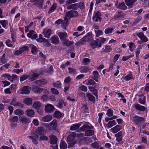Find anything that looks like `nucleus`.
Masks as SVG:
<instances>
[{"instance_id":"obj_1","label":"nucleus","mask_w":149,"mask_h":149,"mask_svg":"<svg viewBox=\"0 0 149 149\" xmlns=\"http://www.w3.org/2000/svg\"><path fill=\"white\" fill-rule=\"evenodd\" d=\"M92 38H90L89 42L90 45L93 49H94L96 47H100L101 45L104 43L106 39L104 38H101L100 39H97L96 40H93Z\"/></svg>"},{"instance_id":"obj_2","label":"nucleus","mask_w":149,"mask_h":149,"mask_svg":"<svg viewBox=\"0 0 149 149\" xmlns=\"http://www.w3.org/2000/svg\"><path fill=\"white\" fill-rule=\"evenodd\" d=\"M32 91L35 93L41 94L43 92L44 94H47V91L46 89L41 88L35 86H33L32 87Z\"/></svg>"},{"instance_id":"obj_3","label":"nucleus","mask_w":149,"mask_h":149,"mask_svg":"<svg viewBox=\"0 0 149 149\" xmlns=\"http://www.w3.org/2000/svg\"><path fill=\"white\" fill-rule=\"evenodd\" d=\"M102 14L101 12L98 11L95 12L94 13V15L92 17L93 20L95 22L99 21L100 22L102 19L101 16Z\"/></svg>"},{"instance_id":"obj_4","label":"nucleus","mask_w":149,"mask_h":149,"mask_svg":"<svg viewBox=\"0 0 149 149\" xmlns=\"http://www.w3.org/2000/svg\"><path fill=\"white\" fill-rule=\"evenodd\" d=\"M28 47L26 46H24L20 48L19 50L16 51L14 52V54L15 55H18L23 52H25L28 51Z\"/></svg>"},{"instance_id":"obj_5","label":"nucleus","mask_w":149,"mask_h":149,"mask_svg":"<svg viewBox=\"0 0 149 149\" xmlns=\"http://www.w3.org/2000/svg\"><path fill=\"white\" fill-rule=\"evenodd\" d=\"M31 135V136H29V138L32 140V141L33 143L36 144H37L38 142L36 139H38L39 136L36 134L35 132H32Z\"/></svg>"},{"instance_id":"obj_6","label":"nucleus","mask_w":149,"mask_h":149,"mask_svg":"<svg viewBox=\"0 0 149 149\" xmlns=\"http://www.w3.org/2000/svg\"><path fill=\"white\" fill-rule=\"evenodd\" d=\"M54 107L50 104H47L45 106V111L46 113H51L54 111Z\"/></svg>"},{"instance_id":"obj_7","label":"nucleus","mask_w":149,"mask_h":149,"mask_svg":"<svg viewBox=\"0 0 149 149\" xmlns=\"http://www.w3.org/2000/svg\"><path fill=\"white\" fill-rule=\"evenodd\" d=\"M57 126V121L56 119H54L49 125V127L51 130H55Z\"/></svg>"},{"instance_id":"obj_8","label":"nucleus","mask_w":149,"mask_h":149,"mask_svg":"<svg viewBox=\"0 0 149 149\" xmlns=\"http://www.w3.org/2000/svg\"><path fill=\"white\" fill-rule=\"evenodd\" d=\"M118 15L114 16L113 18L114 20H119L124 18L125 16V15L121 12L118 11Z\"/></svg>"},{"instance_id":"obj_9","label":"nucleus","mask_w":149,"mask_h":149,"mask_svg":"<svg viewBox=\"0 0 149 149\" xmlns=\"http://www.w3.org/2000/svg\"><path fill=\"white\" fill-rule=\"evenodd\" d=\"M60 39L63 41V44L64 46L69 47L73 44V42L69 41L66 40L65 38H60Z\"/></svg>"},{"instance_id":"obj_10","label":"nucleus","mask_w":149,"mask_h":149,"mask_svg":"<svg viewBox=\"0 0 149 149\" xmlns=\"http://www.w3.org/2000/svg\"><path fill=\"white\" fill-rule=\"evenodd\" d=\"M3 76L5 78H7L10 81L13 82V80L15 79H17V76L16 75L13 74L12 76L9 74H3Z\"/></svg>"},{"instance_id":"obj_11","label":"nucleus","mask_w":149,"mask_h":149,"mask_svg":"<svg viewBox=\"0 0 149 149\" xmlns=\"http://www.w3.org/2000/svg\"><path fill=\"white\" fill-rule=\"evenodd\" d=\"M133 121L134 123L137 125H139L143 121H144V119L142 117H140L136 116L134 117Z\"/></svg>"},{"instance_id":"obj_12","label":"nucleus","mask_w":149,"mask_h":149,"mask_svg":"<svg viewBox=\"0 0 149 149\" xmlns=\"http://www.w3.org/2000/svg\"><path fill=\"white\" fill-rule=\"evenodd\" d=\"M35 132L38 134L41 135L44 134L46 132L43 127H39L36 129Z\"/></svg>"},{"instance_id":"obj_13","label":"nucleus","mask_w":149,"mask_h":149,"mask_svg":"<svg viewBox=\"0 0 149 149\" xmlns=\"http://www.w3.org/2000/svg\"><path fill=\"white\" fill-rule=\"evenodd\" d=\"M51 30L49 29H44L42 33L43 34L45 37H49L52 34Z\"/></svg>"},{"instance_id":"obj_14","label":"nucleus","mask_w":149,"mask_h":149,"mask_svg":"<svg viewBox=\"0 0 149 149\" xmlns=\"http://www.w3.org/2000/svg\"><path fill=\"white\" fill-rule=\"evenodd\" d=\"M30 88L29 86H25L22 88L21 93L24 94H28L30 93Z\"/></svg>"},{"instance_id":"obj_15","label":"nucleus","mask_w":149,"mask_h":149,"mask_svg":"<svg viewBox=\"0 0 149 149\" xmlns=\"http://www.w3.org/2000/svg\"><path fill=\"white\" fill-rule=\"evenodd\" d=\"M93 127L92 126H89L87 124H85L82 126L80 128V130L82 131H86L89 129H93Z\"/></svg>"},{"instance_id":"obj_16","label":"nucleus","mask_w":149,"mask_h":149,"mask_svg":"<svg viewBox=\"0 0 149 149\" xmlns=\"http://www.w3.org/2000/svg\"><path fill=\"white\" fill-rule=\"evenodd\" d=\"M50 139V143L52 144H56L57 141L56 137L54 135H51L49 136Z\"/></svg>"},{"instance_id":"obj_17","label":"nucleus","mask_w":149,"mask_h":149,"mask_svg":"<svg viewBox=\"0 0 149 149\" xmlns=\"http://www.w3.org/2000/svg\"><path fill=\"white\" fill-rule=\"evenodd\" d=\"M43 1L44 0H36V2L33 3V5L37 6L39 8H41Z\"/></svg>"},{"instance_id":"obj_18","label":"nucleus","mask_w":149,"mask_h":149,"mask_svg":"<svg viewBox=\"0 0 149 149\" xmlns=\"http://www.w3.org/2000/svg\"><path fill=\"white\" fill-rule=\"evenodd\" d=\"M35 84L39 86H41L44 85L47 83V81L45 79L39 80L36 81H35Z\"/></svg>"},{"instance_id":"obj_19","label":"nucleus","mask_w":149,"mask_h":149,"mask_svg":"<svg viewBox=\"0 0 149 149\" xmlns=\"http://www.w3.org/2000/svg\"><path fill=\"white\" fill-rule=\"evenodd\" d=\"M78 8V3H74L68 5L67 7V8L68 10H76Z\"/></svg>"},{"instance_id":"obj_20","label":"nucleus","mask_w":149,"mask_h":149,"mask_svg":"<svg viewBox=\"0 0 149 149\" xmlns=\"http://www.w3.org/2000/svg\"><path fill=\"white\" fill-rule=\"evenodd\" d=\"M27 36L28 37H38L36 32L33 30L30 31Z\"/></svg>"},{"instance_id":"obj_21","label":"nucleus","mask_w":149,"mask_h":149,"mask_svg":"<svg viewBox=\"0 0 149 149\" xmlns=\"http://www.w3.org/2000/svg\"><path fill=\"white\" fill-rule=\"evenodd\" d=\"M134 105L136 109L140 111H144L146 109V108L145 107L141 106L138 104H135Z\"/></svg>"},{"instance_id":"obj_22","label":"nucleus","mask_w":149,"mask_h":149,"mask_svg":"<svg viewBox=\"0 0 149 149\" xmlns=\"http://www.w3.org/2000/svg\"><path fill=\"white\" fill-rule=\"evenodd\" d=\"M19 119L21 121L25 124H28L30 122L28 118L25 116L20 117Z\"/></svg>"},{"instance_id":"obj_23","label":"nucleus","mask_w":149,"mask_h":149,"mask_svg":"<svg viewBox=\"0 0 149 149\" xmlns=\"http://www.w3.org/2000/svg\"><path fill=\"white\" fill-rule=\"evenodd\" d=\"M121 129V126L118 125L112 128L111 130L113 133H115L119 131Z\"/></svg>"},{"instance_id":"obj_24","label":"nucleus","mask_w":149,"mask_h":149,"mask_svg":"<svg viewBox=\"0 0 149 149\" xmlns=\"http://www.w3.org/2000/svg\"><path fill=\"white\" fill-rule=\"evenodd\" d=\"M39 74L36 73H33L32 74L29 78V79L33 81L36 80L39 77Z\"/></svg>"},{"instance_id":"obj_25","label":"nucleus","mask_w":149,"mask_h":149,"mask_svg":"<svg viewBox=\"0 0 149 149\" xmlns=\"http://www.w3.org/2000/svg\"><path fill=\"white\" fill-rule=\"evenodd\" d=\"M52 117L50 115H47L42 118V120L44 122H48L51 120Z\"/></svg>"},{"instance_id":"obj_26","label":"nucleus","mask_w":149,"mask_h":149,"mask_svg":"<svg viewBox=\"0 0 149 149\" xmlns=\"http://www.w3.org/2000/svg\"><path fill=\"white\" fill-rule=\"evenodd\" d=\"M92 129H89L86 131L85 133V135L87 136H91L93 135L94 132L93 130Z\"/></svg>"},{"instance_id":"obj_27","label":"nucleus","mask_w":149,"mask_h":149,"mask_svg":"<svg viewBox=\"0 0 149 149\" xmlns=\"http://www.w3.org/2000/svg\"><path fill=\"white\" fill-rule=\"evenodd\" d=\"M41 107L40 103L38 101L35 102L33 105V107L36 109H39Z\"/></svg>"},{"instance_id":"obj_28","label":"nucleus","mask_w":149,"mask_h":149,"mask_svg":"<svg viewBox=\"0 0 149 149\" xmlns=\"http://www.w3.org/2000/svg\"><path fill=\"white\" fill-rule=\"evenodd\" d=\"M75 137L76 134L74 133H72L68 136L67 139L68 141L71 142L74 139Z\"/></svg>"},{"instance_id":"obj_29","label":"nucleus","mask_w":149,"mask_h":149,"mask_svg":"<svg viewBox=\"0 0 149 149\" xmlns=\"http://www.w3.org/2000/svg\"><path fill=\"white\" fill-rule=\"evenodd\" d=\"M115 136L116 137V140L118 142H120L122 140V133L120 132L118 133L115 134Z\"/></svg>"},{"instance_id":"obj_30","label":"nucleus","mask_w":149,"mask_h":149,"mask_svg":"<svg viewBox=\"0 0 149 149\" xmlns=\"http://www.w3.org/2000/svg\"><path fill=\"white\" fill-rule=\"evenodd\" d=\"M117 7L122 10H125L127 9V7L124 2H122L119 4Z\"/></svg>"},{"instance_id":"obj_31","label":"nucleus","mask_w":149,"mask_h":149,"mask_svg":"<svg viewBox=\"0 0 149 149\" xmlns=\"http://www.w3.org/2000/svg\"><path fill=\"white\" fill-rule=\"evenodd\" d=\"M24 102L26 105H30L32 104V99L30 98H27L24 99Z\"/></svg>"},{"instance_id":"obj_32","label":"nucleus","mask_w":149,"mask_h":149,"mask_svg":"<svg viewBox=\"0 0 149 149\" xmlns=\"http://www.w3.org/2000/svg\"><path fill=\"white\" fill-rule=\"evenodd\" d=\"M14 113L15 115L21 116L23 115L24 113V111L19 109H17L14 111Z\"/></svg>"},{"instance_id":"obj_33","label":"nucleus","mask_w":149,"mask_h":149,"mask_svg":"<svg viewBox=\"0 0 149 149\" xmlns=\"http://www.w3.org/2000/svg\"><path fill=\"white\" fill-rule=\"evenodd\" d=\"M86 95L89 101L92 102H95V97L90 93H87Z\"/></svg>"},{"instance_id":"obj_34","label":"nucleus","mask_w":149,"mask_h":149,"mask_svg":"<svg viewBox=\"0 0 149 149\" xmlns=\"http://www.w3.org/2000/svg\"><path fill=\"white\" fill-rule=\"evenodd\" d=\"M80 126L81 124L79 123L74 124L71 126L70 130L71 131L74 130L78 129Z\"/></svg>"},{"instance_id":"obj_35","label":"nucleus","mask_w":149,"mask_h":149,"mask_svg":"<svg viewBox=\"0 0 149 149\" xmlns=\"http://www.w3.org/2000/svg\"><path fill=\"white\" fill-rule=\"evenodd\" d=\"M26 113L29 117H32L34 114V112L32 109H28L26 110Z\"/></svg>"},{"instance_id":"obj_36","label":"nucleus","mask_w":149,"mask_h":149,"mask_svg":"<svg viewBox=\"0 0 149 149\" xmlns=\"http://www.w3.org/2000/svg\"><path fill=\"white\" fill-rule=\"evenodd\" d=\"M80 71L81 73H86L89 70V68L87 66H84L79 68Z\"/></svg>"},{"instance_id":"obj_37","label":"nucleus","mask_w":149,"mask_h":149,"mask_svg":"<svg viewBox=\"0 0 149 149\" xmlns=\"http://www.w3.org/2000/svg\"><path fill=\"white\" fill-rule=\"evenodd\" d=\"M93 79L95 80L96 82L98 81V78L99 77L98 72L96 71H94L93 72Z\"/></svg>"},{"instance_id":"obj_38","label":"nucleus","mask_w":149,"mask_h":149,"mask_svg":"<svg viewBox=\"0 0 149 149\" xmlns=\"http://www.w3.org/2000/svg\"><path fill=\"white\" fill-rule=\"evenodd\" d=\"M136 1L137 0H125V1L128 6H130Z\"/></svg>"},{"instance_id":"obj_39","label":"nucleus","mask_w":149,"mask_h":149,"mask_svg":"<svg viewBox=\"0 0 149 149\" xmlns=\"http://www.w3.org/2000/svg\"><path fill=\"white\" fill-rule=\"evenodd\" d=\"M57 6V4L56 3H54L48 11V13L49 14H50L53 12L56 9Z\"/></svg>"},{"instance_id":"obj_40","label":"nucleus","mask_w":149,"mask_h":149,"mask_svg":"<svg viewBox=\"0 0 149 149\" xmlns=\"http://www.w3.org/2000/svg\"><path fill=\"white\" fill-rule=\"evenodd\" d=\"M139 101L141 104H144L146 103V97L143 95H141Z\"/></svg>"},{"instance_id":"obj_41","label":"nucleus","mask_w":149,"mask_h":149,"mask_svg":"<svg viewBox=\"0 0 149 149\" xmlns=\"http://www.w3.org/2000/svg\"><path fill=\"white\" fill-rule=\"evenodd\" d=\"M54 116L55 118L58 119L61 118L62 116L61 113L60 112L56 111L54 113Z\"/></svg>"},{"instance_id":"obj_42","label":"nucleus","mask_w":149,"mask_h":149,"mask_svg":"<svg viewBox=\"0 0 149 149\" xmlns=\"http://www.w3.org/2000/svg\"><path fill=\"white\" fill-rule=\"evenodd\" d=\"M68 19L64 18V20H62L61 26L63 28L65 29L66 26L67 25L68 22Z\"/></svg>"},{"instance_id":"obj_43","label":"nucleus","mask_w":149,"mask_h":149,"mask_svg":"<svg viewBox=\"0 0 149 149\" xmlns=\"http://www.w3.org/2000/svg\"><path fill=\"white\" fill-rule=\"evenodd\" d=\"M60 146L61 149H66L67 148V145L64 141H61Z\"/></svg>"},{"instance_id":"obj_44","label":"nucleus","mask_w":149,"mask_h":149,"mask_svg":"<svg viewBox=\"0 0 149 149\" xmlns=\"http://www.w3.org/2000/svg\"><path fill=\"white\" fill-rule=\"evenodd\" d=\"M116 124L115 120L110 121L107 124V127L110 128L113 125H115Z\"/></svg>"},{"instance_id":"obj_45","label":"nucleus","mask_w":149,"mask_h":149,"mask_svg":"<svg viewBox=\"0 0 149 149\" xmlns=\"http://www.w3.org/2000/svg\"><path fill=\"white\" fill-rule=\"evenodd\" d=\"M65 17L68 19L72 17L71 10H70L66 13Z\"/></svg>"},{"instance_id":"obj_46","label":"nucleus","mask_w":149,"mask_h":149,"mask_svg":"<svg viewBox=\"0 0 149 149\" xmlns=\"http://www.w3.org/2000/svg\"><path fill=\"white\" fill-rule=\"evenodd\" d=\"M31 52L32 54L35 55L37 53V48L36 47L33 45H31Z\"/></svg>"},{"instance_id":"obj_47","label":"nucleus","mask_w":149,"mask_h":149,"mask_svg":"<svg viewBox=\"0 0 149 149\" xmlns=\"http://www.w3.org/2000/svg\"><path fill=\"white\" fill-rule=\"evenodd\" d=\"M78 4V8H79L81 10H84L85 9V7L84 2H80Z\"/></svg>"},{"instance_id":"obj_48","label":"nucleus","mask_w":149,"mask_h":149,"mask_svg":"<svg viewBox=\"0 0 149 149\" xmlns=\"http://www.w3.org/2000/svg\"><path fill=\"white\" fill-rule=\"evenodd\" d=\"M53 85L55 87L60 88L61 87V84L60 81H58L55 83H53Z\"/></svg>"},{"instance_id":"obj_49","label":"nucleus","mask_w":149,"mask_h":149,"mask_svg":"<svg viewBox=\"0 0 149 149\" xmlns=\"http://www.w3.org/2000/svg\"><path fill=\"white\" fill-rule=\"evenodd\" d=\"M113 28H108L105 30V33L107 34H109L110 33H111L113 31Z\"/></svg>"},{"instance_id":"obj_50","label":"nucleus","mask_w":149,"mask_h":149,"mask_svg":"<svg viewBox=\"0 0 149 149\" xmlns=\"http://www.w3.org/2000/svg\"><path fill=\"white\" fill-rule=\"evenodd\" d=\"M132 76L131 74H127V76L123 77V79L126 81H129L132 78Z\"/></svg>"},{"instance_id":"obj_51","label":"nucleus","mask_w":149,"mask_h":149,"mask_svg":"<svg viewBox=\"0 0 149 149\" xmlns=\"http://www.w3.org/2000/svg\"><path fill=\"white\" fill-rule=\"evenodd\" d=\"M57 34L60 37H65L68 36L67 34L66 33L58 32Z\"/></svg>"},{"instance_id":"obj_52","label":"nucleus","mask_w":149,"mask_h":149,"mask_svg":"<svg viewBox=\"0 0 149 149\" xmlns=\"http://www.w3.org/2000/svg\"><path fill=\"white\" fill-rule=\"evenodd\" d=\"M18 118L17 116H14L10 119V121L13 123L17 122L18 120Z\"/></svg>"},{"instance_id":"obj_53","label":"nucleus","mask_w":149,"mask_h":149,"mask_svg":"<svg viewBox=\"0 0 149 149\" xmlns=\"http://www.w3.org/2000/svg\"><path fill=\"white\" fill-rule=\"evenodd\" d=\"M51 41L54 44H57L59 43L58 38H51Z\"/></svg>"},{"instance_id":"obj_54","label":"nucleus","mask_w":149,"mask_h":149,"mask_svg":"<svg viewBox=\"0 0 149 149\" xmlns=\"http://www.w3.org/2000/svg\"><path fill=\"white\" fill-rule=\"evenodd\" d=\"M91 60L87 58H85L83 59L82 61L84 65H87L90 62Z\"/></svg>"},{"instance_id":"obj_55","label":"nucleus","mask_w":149,"mask_h":149,"mask_svg":"<svg viewBox=\"0 0 149 149\" xmlns=\"http://www.w3.org/2000/svg\"><path fill=\"white\" fill-rule=\"evenodd\" d=\"M69 72L70 73L75 74L77 72L76 69L73 68H68Z\"/></svg>"},{"instance_id":"obj_56","label":"nucleus","mask_w":149,"mask_h":149,"mask_svg":"<svg viewBox=\"0 0 149 149\" xmlns=\"http://www.w3.org/2000/svg\"><path fill=\"white\" fill-rule=\"evenodd\" d=\"M72 14V17H77L79 16L78 13L77 11L76 10H71Z\"/></svg>"},{"instance_id":"obj_57","label":"nucleus","mask_w":149,"mask_h":149,"mask_svg":"<svg viewBox=\"0 0 149 149\" xmlns=\"http://www.w3.org/2000/svg\"><path fill=\"white\" fill-rule=\"evenodd\" d=\"M95 84V82L92 79H90L88 80L86 84L88 85H93Z\"/></svg>"},{"instance_id":"obj_58","label":"nucleus","mask_w":149,"mask_h":149,"mask_svg":"<svg viewBox=\"0 0 149 149\" xmlns=\"http://www.w3.org/2000/svg\"><path fill=\"white\" fill-rule=\"evenodd\" d=\"M64 103V101L62 100H60L58 103L57 106L60 108H62V105Z\"/></svg>"},{"instance_id":"obj_59","label":"nucleus","mask_w":149,"mask_h":149,"mask_svg":"<svg viewBox=\"0 0 149 149\" xmlns=\"http://www.w3.org/2000/svg\"><path fill=\"white\" fill-rule=\"evenodd\" d=\"M141 38V40L139 41L138 42V43L141 44L143 42H146L148 41L147 38Z\"/></svg>"},{"instance_id":"obj_60","label":"nucleus","mask_w":149,"mask_h":149,"mask_svg":"<svg viewBox=\"0 0 149 149\" xmlns=\"http://www.w3.org/2000/svg\"><path fill=\"white\" fill-rule=\"evenodd\" d=\"M18 102L16 101V99L15 98H13L12 101L10 103V104L15 106H16V105Z\"/></svg>"},{"instance_id":"obj_61","label":"nucleus","mask_w":149,"mask_h":149,"mask_svg":"<svg viewBox=\"0 0 149 149\" xmlns=\"http://www.w3.org/2000/svg\"><path fill=\"white\" fill-rule=\"evenodd\" d=\"M48 97L47 95H44L41 97V99L43 102H45L47 101Z\"/></svg>"},{"instance_id":"obj_62","label":"nucleus","mask_w":149,"mask_h":149,"mask_svg":"<svg viewBox=\"0 0 149 149\" xmlns=\"http://www.w3.org/2000/svg\"><path fill=\"white\" fill-rule=\"evenodd\" d=\"M36 40L38 42H46L47 41V40L44 38H38Z\"/></svg>"},{"instance_id":"obj_63","label":"nucleus","mask_w":149,"mask_h":149,"mask_svg":"<svg viewBox=\"0 0 149 149\" xmlns=\"http://www.w3.org/2000/svg\"><path fill=\"white\" fill-rule=\"evenodd\" d=\"M6 23H7V21L6 20H0V23L3 28H5L6 26Z\"/></svg>"},{"instance_id":"obj_64","label":"nucleus","mask_w":149,"mask_h":149,"mask_svg":"<svg viewBox=\"0 0 149 149\" xmlns=\"http://www.w3.org/2000/svg\"><path fill=\"white\" fill-rule=\"evenodd\" d=\"M79 88L80 90L84 92H86L87 91V87L84 85H82L79 87Z\"/></svg>"}]
</instances>
